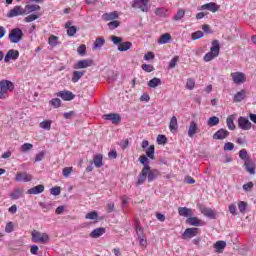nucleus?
Listing matches in <instances>:
<instances>
[{
	"label": "nucleus",
	"mask_w": 256,
	"mask_h": 256,
	"mask_svg": "<svg viewBox=\"0 0 256 256\" xmlns=\"http://www.w3.org/2000/svg\"><path fill=\"white\" fill-rule=\"evenodd\" d=\"M103 45H105V38L98 37V38H96V40L93 44V49L94 50L101 49V47H103Z\"/></svg>",
	"instance_id": "72a5a7b5"
},
{
	"label": "nucleus",
	"mask_w": 256,
	"mask_h": 256,
	"mask_svg": "<svg viewBox=\"0 0 256 256\" xmlns=\"http://www.w3.org/2000/svg\"><path fill=\"white\" fill-rule=\"evenodd\" d=\"M118 18H119V13L117 11L105 13L103 15V19H105V21H113L114 19H118Z\"/></svg>",
	"instance_id": "c85d7f7f"
},
{
	"label": "nucleus",
	"mask_w": 256,
	"mask_h": 256,
	"mask_svg": "<svg viewBox=\"0 0 256 256\" xmlns=\"http://www.w3.org/2000/svg\"><path fill=\"white\" fill-rule=\"evenodd\" d=\"M21 197H23V188H14L10 193V198L13 201H17V199H21Z\"/></svg>",
	"instance_id": "5701e85b"
},
{
	"label": "nucleus",
	"mask_w": 256,
	"mask_h": 256,
	"mask_svg": "<svg viewBox=\"0 0 256 256\" xmlns=\"http://www.w3.org/2000/svg\"><path fill=\"white\" fill-rule=\"evenodd\" d=\"M17 183H29L33 181V176L27 172H18L15 176Z\"/></svg>",
	"instance_id": "9d476101"
},
{
	"label": "nucleus",
	"mask_w": 256,
	"mask_h": 256,
	"mask_svg": "<svg viewBox=\"0 0 256 256\" xmlns=\"http://www.w3.org/2000/svg\"><path fill=\"white\" fill-rule=\"evenodd\" d=\"M221 51V46L219 45V40L212 41V47L210 48V52L204 55V61L209 63V61H213V59L219 57V53Z\"/></svg>",
	"instance_id": "f03ea898"
},
{
	"label": "nucleus",
	"mask_w": 256,
	"mask_h": 256,
	"mask_svg": "<svg viewBox=\"0 0 256 256\" xmlns=\"http://www.w3.org/2000/svg\"><path fill=\"white\" fill-rule=\"evenodd\" d=\"M136 235L138 239H142L143 237H145V234L143 233V228H141V226L139 225H136Z\"/></svg>",
	"instance_id": "052dcab7"
},
{
	"label": "nucleus",
	"mask_w": 256,
	"mask_h": 256,
	"mask_svg": "<svg viewBox=\"0 0 256 256\" xmlns=\"http://www.w3.org/2000/svg\"><path fill=\"white\" fill-rule=\"evenodd\" d=\"M48 43L51 47H57L59 45V37L51 35L48 39Z\"/></svg>",
	"instance_id": "79ce46f5"
},
{
	"label": "nucleus",
	"mask_w": 256,
	"mask_h": 256,
	"mask_svg": "<svg viewBox=\"0 0 256 256\" xmlns=\"http://www.w3.org/2000/svg\"><path fill=\"white\" fill-rule=\"evenodd\" d=\"M146 156L149 159H155V145H150L146 150Z\"/></svg>",
	"instance_id": "a19ab883"
},
{
	"label": "nucleus",
	"mask_w": 256,
	"mask_h": 256,
	"mask_svg": "<svg viewBox=\"0 0 256 256\" xmlns=\"http://www.w3.org/2000/svg\"><path fill=\"white\" fill-rule=\"evenodd\" d=\"M253 187H254L253 182H248V183H246V184H244V185L242 186V188H243L245 191H251V189H253Z\"/></svg>",
	"instance_id": "774afa93"
},
{
	"label": "nucleus",
	"mask_w": 256,
	"mask_h": 256,
	"mask_svg": "<svg viewBox=\"0 0 256 256\" xmlns=\"http://www.w3.org/2000/svg\"><path fill=\"white\" fill-rule=\"evenodd\" d=\"M50 194L57 197V195H61V187L56 186L50 189Z\"/></svg>",
	"instance_id": "bf43d9fd"
},
{
	"label": "nucleus",
	"mask_w": 256,
	"mask_h": 256,
	"mask_svg": "<svg viewBox=\"0 0 256 256\" xmlns=\"http://www.w3.org/2000/svg\"><path fill=\"white\" fill-rule=\"evenodd\" d=\"M157 143L158 145H165L167 143V137L165 135H158Z\"/></svg>",
	"instance_id": "e2e57ef3"
},
{
	"label": "nucleus",
	"mask_w": 256,
	"mask_h": 256,
	"mask_svg": "<svg viewBox=\"0 0 256 256\" xmlns=\"http://www.w3.org/2000/svg\"><path fill=\"white\" fill-rule=\"evenodd\" d=\"M157 177H161V172L157 169H151V167L146 171V173L143 176V172H140L138 175V181L136 182V187H139L140 185H143L145 181H148V183H153Z\"/></svg>",
	"instance_id": "f257e3e1"
},
{
	"label": "nucleus",
	"mask_w": 256,
	"mask_h": 256,
	"mask_svg": "<svg viewBox=\"0 0 256 256\" xmlns=\"http://www.w3.org/2000/svg\"><path fill=\"white\" fill-rule=\"evenodd\" d=\"M238 209H239L240 213H245V211L247 209V203H245L243 201H239L238 202Z\"/></svg>",
	"instance_id": "680f3d73"
},
{
	"label": "nucleus",
	"mask_w": 256,
	"mask_h": 256,
	"mask_svg": "<svg viewBox=\"0 0 256 256\" xmlns=\"http://www.w3.org/2000/svg\"><path fill=\"white\" fill-rule=\"evenodd\" d=\"M57 97H61L63 101H73V99H75V94L69 90H64L58 92Z\"/></svg>",
	"instance_id": "2eb2a0df"
},
{
	"label": "nucleus",
	"mask_w": 256,
	"mask_h": 256,
	"mask_svg": "<svg viewBox=\"0 0 256 256\" xmlns=\"http://www.w3.org/2000/svg\"><path fill=\"white\" fill-rule=\"evenodd\" d=\"M71 173H73V167H65L62 170L63 177H65L66 179L71 175Z\"/></svg>",
	"instance_id": "603ef678"
},
{
	"label": "nucleus",
	"mask_w": 256,
	"mask_h": 256,
	"mask_svg": "<svg viewBox=\"0 0 256 256\" xmlns=\"http://www.w3.org/2000/svg\"><path fill=\"white\" fill-rule=\"evenodd\" d=\"M219 117L217 116H212L207 120V125L209 127H217V124L219 123Z\"/></svg>",
	"instance_id": "58836bf2"
},
{
	"label": "nucleus",
	"mask_w": 256,
	"mask_h": 256,
	"mask_svg": "<svg viewBox=\"0 0 256 256\" xmlns=\"http://www.w3.org/2000/svg\"><path fill=\"white\" fill-rule=\"evenodd\" d=\"M93 62L91 60H79L76 64H74V69H87V67H91Z\"/></svg>",
	"instance_id": "aec40b11"
},
{
	"label": "nucleus",
	"mask_w": 256,
	"mask_h": 256,
	"mask_svg": "<svg viewBox=\"0 0 256 256\" xmlns=\"http://www.w3.org/2000/svg\"><path fill=\"white\" fill-rule=\"evenodd\" d=\"M139 161L144 166L141 170L142 177H144L145 174L147 173V171H149V168L151 167V166H149V158H147V156H145V155H142L139 157Z\"/></svg>",
	"instance_id": "f3484780"
},
{
	"label": "nucleus",
	"mask_w": 256,
	"mask_h": 256,
	"mask_svg": "<svg viewBox=\"0 0 256 256\" xmlns=\"http://www.w3.org/2000/svg\"><path fill=\"white\" fill-rule=\"evenodd\" d=\"M31 235L33 243H40L41 245H45L50 241L49 234L47 233H42L37 230H34L32 231Z\"/></svg>",
	"instance_id": "20e7f679"
},
{
	"label": "nucleus",
	"mask_w": 256,
	"mask_h": 256,
	"mask_svg": "<svg viewBox=\"0 0 256 256\" xmlns=\"http://www.w3.org/2000/svg\"><path fill=\"white\" fill-rule=\"evenodd\" d=\"M101 235H105V228H96L90 233L92 239H99Z\"/></svg>",
	"instance_id": "393cba45"
},
{
	"label": "nucleus",
	"mask_w": 256,
	"mask_h": 256,
	"mask_svg": "<svg viewBox=\"0 0 256 256\" xmlns=\"http://www.w3.org/2000/svg\"><path fill=\"white\" fill-rule=\"evenodd\" d=\"M37 19H39L38 14H30L24 19V21H25V23H32V21H35Z\"/></svg>",
	"instance_id": "3c124183"
},
{
	"label": "nucleus",
	"mask_w": 256,
	"mask_h": 256,
	"mask_svg": "<svg viewBox=\"0 0 256 256\" xmlns=\"http://www.w3.org/2000/svg\"><path fill=\"white\" fill-rule=\"evenodd\" d=\"M13 89H15L13 82L9 80H1L0 81V99H7V93L9 91H13Z\"/></svg>",
	"instance_id": "7ed1b4c3"
},
{
	"label": "nucleus",
	"mask_w": 256,
	"mask_h": 256,
	"mask_svg": "<svg viewBox=\"0 0 256 256\" xmlns=\"http://www.w3.org/2000/svg\"><path fill=\"white\" fill-rule=\"evenodd\" d=\"M239 157L242 159V161H244V163L247 161V159H251L246 149H241L239 151Z\"/></svg>",
	"instance_id": "a18cd8bd"
},
{
	"label": "nucleus",
	"mask_w": 256,
	"mask_h": 256,
	"mask_svg": "<svg viewBox=\"0 0 256 256\" xmlns=\"http://www.w3.org/2000/svg\"><path fill=\"white\" fill-rule=\"evenodd\" d=\"M31 149H33V144H31V143H24L21 146L22 153H27V151H31Z\"/></svg>",
	"instance_id": "864d4df0"
},
{
	"label": "nucleus",
	"mask_w": 256,
	"mask_h": 256,
	"mask_svg": "<svg viewBox=\"0 0 256 256\" xmlns=\"http://www.w3.org/2000/svg\"><path fill=\"white\" fill-rule=\"evenodd\" d=\"M53 121L51 120H44L40 123V128L44 129V131H51V125Z\"/></svg>",
	"instance_id": "4c0bfd02"
},
{
	"label": "nucleus",
	"mask_w": 256,
	"mask_h": 256,
	"mask_svg": "<svg viewBox=\"0 0 256 256\" xmlns=\"http://www.w3.org/2000/svg\"><path fill=\"white\" fill-rule=\"evenodd\" d=\"M238 127L242 131H250L251 127H253V123H251V121L246 117L240 116L238 118Z\"/></svg>",
	"instance_id": "1a4fd4ad"
},
{
	"label": "nucleus",
	"mask_w": 256,
	"mask_h": 256,
	"mask_svg": "<svg viewBox=\"0 0 256 256\" xmlns=\"http://www.w3.org/2000/svg\"><path fill=\"white\" fill-rule=\"evenodd\" d=\"M23 15H27V13L25 11V8H23L22 6H15L7 13L8 19H13V17H19Z\"/></svg>",
	"instance_id": "0eeeda50"
},
{
	"label": "nucleus",
	"mask_w": 256,
	"mask_h": 256,
	"mask_svg": "<svg viewBox=\"0 0 256 256\" xmlns=\"http://www.w3.org/2000/svg\"><path fill=\"white\" fill-rule=\"evenodd\" d=\"M171 41V34L165 33L158 39L159 45H165Z\"/></svg>",
	"instance_id": "473e14b6"
},
{
	"label": "nucleus",
	"mask_w": 256,
	"mask_h": 256,
	"mask_svg": "<svg viewBox=\"0 0 256 256\" xmlns=\"http://www.w3.org/2000/svg\"><path fill=\"white\" fill-rule=\"evenodd\" d=\"M142 69H143V71H145L146 73H151V72L155 71V68H154L153 65H151V64H143V65H142Z\"/></svg>",
	"instance_id": "13d9d810"
},
{
	"label": "nucleus",
	"mask_w": 256,
	"mask_h": 256,
	"mask_svg": "<svg viewBox=\"0 0 256 256\" xmlns=\"http://www.w3.org/2000/svg\"><path fill=\"white\" fill-rule=\"evenodd\" d=\"M179 63V56H174L169 62V69H175Z\"/></svg>",
	"instance_id": "de8ad7c7"
},
{
	"label": "nucleus",
	"mask_w": 256,
	"mask_h": 256,
	"mask_svg": "<svg viewBox=\"0 0 256 256\" xmlns=\"http://www.w3.org/2000/svg\"><path fill=\"white\" fill-rule=\"evenodd\" d=\"M87 52V46H85L84 44L80 45L77 49V53L78 55H85V53Z\"/></svg>",
	"instance_id": "69168bd1"
},
{
	"label": "nucleus",
	"mask_w": 256,
	"mask_h": 256,
	"mask_svg": "<svg viewBox=\"0 0 256 256\" xmlns=\"http://www.w3.org/2000/svg\"><path fill=\"white\" fill-rule=\"evenodd\" d=\"M185 17V10L183 8L178 9L176 15L173 17V21H181Z\"/></svg>",
	"instance_id": "37998d69"
},
{
	"label": "nucleus",
	"mask_w": 256,
	"mask_h": 256,
	"mask_svg": "<svg viewBox=\"0 0 256 256\" xmlns=\"http://www.w3.org/2000/svg\"><path fill=\"white\" fill-rule=\"evenodd\" d=\"M39 206L41 207V209H43L44 211H51V208L53 207V204L51 203H47V202H40Z\"/></svg>",
	"instance_id": "8fccbe9b"
},
{
	"label": "nucleus",
	"mask_w": 256,
	"mask_h": 256,
	"mask_svg": "<svg viewBox=\"0 0 256 256\" xmlns=\"http://www.w3.org/2000/svg\"><path fill=\"white\" fill-rule=\"evenodd\" d=\"M169 129L171 133H176L179 129V124L177 123V117L173 116L170 120Z\"/></svg>",
	"instance_id": "bb28decb"
},
{
	"label": "nucleus",
	"mask_w": 256,
	"mask_h": 256,
	"mask_svg": "<svg viewBox=\"0 0 256 256\" xmlns=\"http://www.w3.org/2000/svg\"><path fill=\"white\" fill-rule=\"evenodd\" d=\"M103 119H105V121H111L114 125L121 123V116L116 113L105 114L103 115Z\"/></svg>",
	"instance_id": "4468645a"
},
{
	"label": "nucleus",
	"mask_w": 256,
	"mask_h": 256,
	"mask_svg": "<svg viewBox=\"0 0 256 256\" xmlns=\"http://www.w3.org/2000/svg\"><path fill=\"white\" fill-rule=\"evenodd\" d=\"M205 217H208L209 219H215V210L210 208H203L201 211Z\"/></svg>",
	"instance_id": "f704fd0d"
},
{
	"label": "nucleus",
	"mask_w": 256,
	"mask_h": 256,
	"mask_svg": "<svg viewBox=\"0 0 256 256\" xmlns=\"http://www.w3.org/2000/svg\"><path fill=\"white\" fill-rule=\"evenodd\" d=\"M186 89H188L189 91H193V89H195V79H193V78L187 79Z\"/></svg>",
	"instance_id": "49530a36"
},
{
	"label": "nucleus",
	"mask_w": 256,
	"mask_h": 256,
	"mask_svg": "<svg viewBox=\"0 0 256 256\" xmlns=\"http://www.w3.org/2000/svg\"><path fill=\"white\" fill-rule=\"evenodd\" d=\"M229 137V132L226 129H219L213 134V139L216 141H223V139H227Z\"/></svg>",
	"instance_id": "ddd939ff"
},
{
	"label": "nucleus",
	"mask_w": 256,
	"mask_h": 256,
	"mask_svg": "<svg viewBox=\"0 0 256 256\" xmlns=\"http://www.w3.org/2000/svg\"><path fill=\"white\" fill-rule=\"evenodd\" d=\"M234 121H235V116H233V115L228 116L226 119V125L230 131H235V129H236Z\"/></svg>",
	"instance_id": "cd10ccee"
},
{
	"label": "nucleus",
	"mask_w": 256,
	"mask_h": 256,
	"mask_svg": "<svg viewBox=\"0 0 256 256\" xmlns=\"http://www.w3.org/2000/svg\"><path fill=\"white\" fill-rule=\"evenodd\" d=\"M43 191H45V186L40 184V185L30 188L27 191V193H28V195H39V194L43 193Z\"/></svg>",
	"instance_id": "4be33fe9"
},
{
	"label": "nucleus",
	"mask_w": 256,
	"mask_h": 256,
	"mask_svg": "<svg viewBox=\"0 0 256 256\" xmlns=\"http://www.w3.org/2000/svg\"><path fill=\"white\" fill-rule=\"evenodd\" d=\"M9 39L11 43H19L23 39V30L20 28H14L9 33Z\"/></svg>",
	"instance_id": "423d86ee"
},
{
	"label": "nucleus",
	"mask_w": 256,
	"mask_h": 256,
	"mask_svg": "<svg viewBox=\"0 0 256 256\" xmlns=\"http://www.w3.org/2000/svg\"><path fill=\"white\" fill-rule=\"evenodd\" d=\"M98 217H99V214L97 213V211H92L86 214L85 219L93 220V219H98Z\"/></svg>",
	"instance_id": "5fc2aeb1"
},
{
	"label": "nucleus",
	"mask_w": 256,
	"mask_h": 256,
	"mask_svg": "<svg viewBox=\"0 0 256 256\" xmlns=\"http://www.w3.org/2000/svg\"><path fill=\"white\" fill-rule=\"evenodd\" d=\"M235 149V144L232 142H226L224 144V151H233Z\"/></svg>",
	"instance_id": "0e129e2a"
},
{
	"label": "nucleus",
	"mask_w": 256,
	"mask_h": 256,
	"mask_svg": "<svg viewBox=\"0 0 256 256\" xmlns=\"http://www.w3.org/2000/svg\"><path fill=\"white\" fill-rule=\"evenodd\" d=\"M225 247H227L226 241L219 240L216 243H214V249H216V251H223V249H225Z\"/></svg>",
	"instance_id": "ea45409f"
},
{
	"label": "nucleus",
	"mask_w": 256,
	"mask_h": 256,
	"mask_svg": "<svg viewBox=\"0 0 256 256\" xmlns=\"http://www.w3.org/2000/svg\"><path fill=\"white\" fill-rule=\"evenodd\" d=\"M199 233V228H187L182 234L183 239H193Z\"/></svg>",
	"instance_id": "dca6fc26"
},
{
	"label": "nucleus",
	"mask_w": 256,
	"mask_h": 256,
	"mask_svg": "<svg viewBox=\"0 0 256 256\" xmlns=\"http://www.w3.org/2000/svg\"><path fill=\"white\" fill-rule=\"evenodd\" d=\"M199 133V126L196 121H191L188 128V137L193 138Z\"/></svg>",
	"instance_id": "a211bd4d"
},
{
	"label": "nucleus",
	"mask_w": 256,
	"mask_h": 256,
	"mask_svg": "<svg viewBox=\"0 0 256 256\" xmlns=\"http://www.w3.org/2000/svg\"><path fill=\"white\" fill-rule=\"evenodd\" d=\"M230 77L232 78L233 83L236 85H243V83L247 81V76H245V73L243 72H232Z\"/></svg>",
	"instance_id": "6e6552de"
},
{
	"label": "nucleus",
	"mask_w": 256,
	"mask_h": 256,
	"mask_svg": "<svg viewBox=\"0 0 256 256\" xmlns=\"http://www.w3.org/2000/svg\"><path fill=\"white\" fill-rule=\"evenodd\" d=\"M83 75H85V71H74L72 73V83H79Z\"/></svg>",
	"instance_id": "c756f323"
},
{
	"label": "nucleus",
	"mask_w": 256,
	"mask_h": 256,
	"mask_svg": "<svg viewBox=\"0 0 256 256\" xmlns=\"http://www.w3.org/2000/svg\"><path fill=\"white\" fill-rule=\"evenodd\" d=\"M25 11L27 13H33L34 11H41V6L37 4H28L25 6Z\"/></svg>",
	"instance_id": "c9c22d12"
},
{
	"label": "nucleus",
	"mask_w": 256,
	"mask_h": 256,
	"mask_svg": "<svg viewBox=\"0 0 256 256\" xmlns=\"http://www.w3.org/2000/svg\"><path fill=\"white\" fill-rule=\"evenodd\" d=\"M155 15L160 18H165V17H169V15H171V12L169 11V9L165 7H160V8H156Z\"/></svg>",
	"instance_id": "412c9836"
},
{
	"label": "nucleus",
	"mask_w": 256,
	"mask_h": 256,
	"mask_svg": "<svg viewBox=\"0 0 256 256\" xmlns=\"http://www.w3.org/2000/svg\"><path fill=\"white\" fill-rule=\"evenodd\" d=\"M119 25H121V23L117 20H113L108 23V27H109V29H111V31H113L114 29H117V27H119Z\"/></svg>",
	"instance_id": "4d7b16f0"
},
{
	"label": "nucleus",
	"mask_w": 256,
	"mask_h": 256,
	"mask_svg": "<svg viewBox=\"0 0 256 256\" xmlns=\"http://www.w3.org/2000/svg\"><path fill=\"white\" fill-rule=\"evenodd\" d=\"M187 222L193 227H201V225H203V222L197 217H190L187 219Z\"/></svg>",
	"instance_id": "7c9ffc66"
},
{
	"label": "nucleus",
	"mask_w": 256,
	"mask_h": 256,
	"mask_svg": "<svg viewBox=\"0 0 256 256\" xmlns=\"http://www.w3.org/2000/svg\"><path fill=\"white\" fill-rule=\"evenodd\" d=\"M178 213L181 217H192L193 216V210L187 207H180L178 208Z\"/></svg>",
	"instance_id": "b1692460"
},
{
	"label": "nucleus",
	"mask_w": 256,
	"mask_h": 256,
	"mask_svg": "<svg viewBox=\"0 0 256 256\" xmlns=\"http://www.w3.org/2000/svg\"><path fill=\"white\" fill-rule=\"evenodd\" d=\"M201 11H211V13H217V11H219V9H221V6H219L217 3L215 2H210V3H206L204 5L201 6Z\"/></svg>",
	"instance_id": "f8f14e48"
},
{
	"label": "nucleus",
	"mask_w": 256,
	"mask_h": 256,
	"mask_svg": "<svg viewBox=\"0 0 256 256\" xmlns=\"http://www.w3.org/2000/svg\"><path fill=\"white\" fill-rule=\"evenodd\" d=\"M203 31H196L194 33H192V39L193 41H197V39H201V37H203Z\"/></svg>",
	"instance_id": "338daca9"
},
{
	"label": "nucleus",
	"mask_w": 256,
	"mask_h": 256,
	"mask_svg": "<svg viewBox=\"0 0 256 256\" xmlns=\"http://www.w3.org/2000/svg\"><path fill=\"white\" fill-rule=\"evenodd\" d=\"M245 96H246L245 90H241V91L237 92L234 95V103H241V101H243V99H245Z\"/></svg>",
	"instance_id": "2f4dec72"
},
{
	"label": "nucleus",
	"mask_w": 256,
	"mask_h": 256,
	"mask_svg": "<svg viewBox=\"0 0 256 256\" xmlns=\"http://www.w3.org/2000/svg\"><path fill=\"white\" fill-rule=\"evenodd\" d=\"M244 167L250 175H255V162L251 159H247L244 162Z\"/></svg>",
	"instance_id": "6ab92c4d"
},
{
	"label": "nucleus",
	"mask_w": 256,
	"mask_h": 256,
	"mask_svg": "<svg viewBox=\"0 0 256 256\" xmlns=\"http://www.w3.org/2000/svg\"><path fill=\"white\" fill-rule=\"evenodd\" d=\"M15 229V225L13 224V222H8L5 226V233H13Z\"/></svg>",
	"instance_id": "6e6d98bb"
},
{
	"label": "nucleus",
	"mask_w": 256,
	"mask_h": 256,
	"mask_svg": "<svg viewBox=\"0 0 256 256\" xmlns=\"http://www.w3.org/2000/svg\"><path fill=\"white\" fill-rule=\"evenodd\" d=\"M93 163L97 169H101L103 165V154H96L93 158Z\"/></svg>",
	"instance_id": "a878e982"
},
{
	"label": "nucleus",
	"mask_w": 256,
	"mask_h": 256,
	"mask_svg": "<svg viewBox=\"0 0 256 256\" xmlns=\"http://www.w3.org/2000/svg\"><path fill=\"white\" fill-rule=\"evenodd\" d=\"M159 85H161V79L159 78H153L148 82V87H151L152 89L159 87Z\"/></svg>",
	"instance_id": "c03bdc74"
},
{
	"label": "nucleus",
	"mask_w": 256,
	"mask_h": 256,
	"mask_svg": "<svg viewBox=\"0 0 256 256\" xmlns=\"http://www.w3.org/2000/svg\"><path fill=\"white\" fill-rule=\"evenodd\" d=\"M133 47V43L131 42H124V43H120L118 46V51H129V49Z\"/></svg>",
	"instance_id": "e433bc0d"
},
{
	"label": "nucleus",
	"mask_w": 256,
	"mask_h": 256,
	"mask_svg": "<svg viewBox=\"0 0 256 256\" xmlns=\"http://www.w3.org/2000/svg\"><path fill=\"white\" fill-rule=\"evenodd\" d=\"M50 105H52V107H54L55 109H59V107H61V99L53 98L52 100H50Z\"/></svg>",
	"instance_id": "09e8293b"
},
{
	"label": "nucleus",
	"mask_w": 256,
	"mask_h": 256,
	"mask_svg": "<svg viewBox=\"0 0 256 256\" xmlns=\"http://www.w3.org/2000/svg\"><path fill=\"white\" fill-rule=\"evenodd\" d=\"M131 7L133 9H140L143 13H148L150 9L149 0H134Z\"/></svg>",
	"instance_id": "39448f33"
},
{
	"label": "nucleus",
	"mask_w": 256,
	"mask_h": 256,
	"mask_svg": "<svg viewBox=\"0 0 256 256\" xmlns=\"http://www.w3.org/2000/svg\"><path fill=\"white\" fill-rule=\"evenodd\" d=\"M17 59H19V50L11 49L6 53L4 57V63H9L10 61H17Z\"/></svg>",
	"instance_id": "9b49d317"
}]
</instances>
